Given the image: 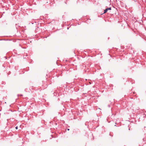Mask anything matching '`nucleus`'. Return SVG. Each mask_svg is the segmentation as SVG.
<instances>
[{
	"mask_svg": "<svg viewBox=\"0 0 146 146\" xmlns=\"http://www.w3.org/2000/svg\"><path fill=\"white\" fill-rule=\"evenodd\" d=\"M111 10V7L108 8L106 9H105L104 10V13H106L108 11V10Z\"/></svg>",
	"mask_w": 146,
	"mask_h": 146,
	"instance_id": "1",
	"label": "nucleus"
},
{
	"mask_svg": "<svg viewBox=\"0 0 146 146\" xmlns=\"http://www.w3.org/2000/svg\"><path fill=\"white\" fill-rule=\"evenodd\" d=\"M15 129H18V127L17 126L15 127Z\"/></svg>",
	"mask_w": 146,
	"mask_h": 146,
	"instance_id": "2",
	"label": "nucleus"
},
{
	"mask_svg": "<svg viewBox=\"0 0 146 146\" xmlns=\"http://www.w3.org/2000/svg\"><path fill=\"white\" fill-rule=\"evenodd\" d=\"M69 130V129H68V130Z\"/></svg>",
	"mask_w": 146,
	"mask_h": 146,
	"instance_id": "3",
	"label": "nucleus"
}]
</instances>
